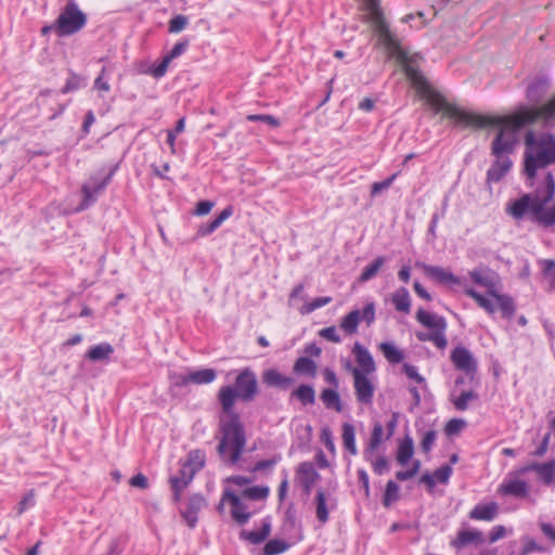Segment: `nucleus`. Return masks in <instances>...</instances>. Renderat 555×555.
I'll return each mask as SVG.
<instances>
[{
  "label": "nucleus",
  "instance_id": "f257e3e1",
  "mask_svg": "<svg viewBox=\"0 0 555 555\" xmlns=\"http://www.w3.org/2000/svg\"><path fill=\"white\" fill-rule=\"evenodd\" d=\"M403 70L415 88L417 94L435 109L436 113L444 112L448 117L453 118L459 125L476 129L498 127L499 131L492 142V154L494 156L508 155L513 152L516 142V131L527 124L542 119L538 108L522 107L511 116H488L470 113L461 109L436 91L420 72L417 60L406 63Z\"/></svg>",
  "mask_w": 555,
  "mask_h": 555
},
{
  "label": "nucleus",
  "instance_id": "f03ea898",
  "mask_svg": "<svg viewBox=\"0 0 555 555\" xmlns=\"http://www.w3.org/2000/svg\"><path fill=\"white\" fill-rule=\"evenodd\" d=\"M508 212L515 219H522L527 214L543 227L555 224V179L548 172L544 182L532 193L525 194L508 206Z\"/></svg>",
  "mask_w": 555,
  "mask_h": 555
},
{
  "label": "nucleus",
  "instance_id": "7ed1b4c3",
  "mask_svg": "<svg viewBox=\"0 0 555 555\" xmlns=\"http://www.w3.org/2000/svg\"><path fill=\"white\" fill-rule=\"evenodd\" d=\"M218 400L228 420L221 421V439L217 449L222 457L229 455V462L236 464L244 451L246 437L240 416L234 412L235 391L232 386H222Z\"/></svg>",
  "mask_w": 555,
  "mask_h": 555
},
{
  "label": "nucleus",
  "instance_id": "20e7f679",
  "mask_svg": "<svg viewBox=\"0 0 555 555\" xmlns=\"http://www.w3.org/2000/svg\"><path fill=\"white\" fill-rule=\"evenodd\" d=\"M525 145L524 171L532 181L539 169L555 165V138L550 133L535 134L528 131Z\"/></svg>",
  "mask_w": 555,
  "mask_h": 555
},
{
  "label": "nucleus",
  "instance_id": "39448f33",
  "mask_svg": "<svg viewBox=\"0 0 555 555\" xmlns=\"http://www.w3.org/2000/svg\"><path fill=\"white\" fill-rule=\"evenodd\" d=\"M363 9L366 11L367 20L373 24L380 43L385 46L391 57L397 59L402 67L415 59L401 48L399 39L391 33L384 18L379 0H363Z\"/></svg>",
  "mask_w": 555,
  "mask_h": 555
},
{
  "label": "nucleus",
  "instance_id": "423d86ee",
  "mask_svg": "<svg viewBox=\"0 0 555 555\" xmlns=\"http://www.w3.org/2000/svg\"><path fill=\"white\" fill-rule=\"evenodd\" d=\"M87 23V15L79 9L75 0H68L55 20V34L59 37L74 35Z\"/></svg>",
  "mask_w": 555,
  "mask_h": 555
},
{
  "label": "nucleus",
  "instance_id": "0eeeda50",
  "mask_svg": "<svg viewBox=\"0 0 555 555\" xmlns=\"http://www.w3.org/2000/svg\"><path fill=\"white\" fill-rule=\"evenodd\" d=\"M235 399L240 398L244 402H250L258 393V380L254 371L249 367L244 369L235 378Z\"/></svg>",
  "mask_w": 555,
  "mask_h": 555
},
{
  "label": "nucleus",
  "instance_id": "6e6552de",
  "mask_svg": "<svg viewBox=\"0 0 555 555\" xmlns=\"http://www.w3.org/2000/svg\"><path fill=\"white\" fill-rule=\"evenodd\" d=\"M347 369L350 370L353 377V388L357 401L364 405H370L373 402L375 386L358 367H352L350 363L347 364Z\"/></svg>",
  "mask_w": 555,
  "mask_h": 555
},
{
  "label": "nucleus",
  "instance_id": "1a4fd4ad",
  "mask_svg": "<svg viewBox=\"0 0 555 555\" xmlns=\"http://www.w3.org/2000/svg\"><path fill=\"white\" fill-rule=\"evenodd\" d=\"M113 175L114 170H111L104 178L92 177L87 183L82 185L81 193L83 198L79 206V210L88 208L95 202L96 196L105 189Z\"/></svg>",
  "mask_w": 555,
  "mask_h": 555
},
{
  "label": "nucleus",
  "instance_id": "9d476101",
  "mask_svg": "<svg viewBox=\"0 0 555 555\" xmlns=\"http://www.w3.org/2000/svg\"><path fill=\"white\" fill-rule=\"evenodd\" d=\"M450 359L456 370L467 375L474 374L477 371V361L472 352L463 346L455 347L451 352Z\"/></svg>",
  "mask_w": 555,
  "mask_h": 555
},
{
  "label": "nucleus",
  "instance_id": "9b49d317",
  "mask_svg": "<svg viewBox=\"0 0 555 555\" xmlns=\"http://www.w3.org/2000/svg\"><path fill=\"white\" fill-rule=\"evenodd\" d=\"M472 281L487 289L489 295L498 291V274L488 267H477L468 272Z\"/></svg>",
  "mask_w": 555,
  "mask_h": 555
},
{
  "label": "nucleus",
  "instance_id": "f8f14e48",
  "mask_svg": "<svg viewBox=\"0 0 555 555\" xmlns=\"http://www.w3.org/2000/svg\"><path fill=\"white\" fill-rule=\"evenodd\" d=\"M421 268L423 269L425 275L437 283L444 285H464V282L461 278L454 275L448 269L438 266H430L426 263H422Z\"/></svg>",
  "mask_w": 555,
  "mask_h": 555
},
{
  "label": "nucleus",
  "instance_id": "ddd939ff",
  "mask_svg": "<svg viewBox=\"0 0 555 555\" xmlns=\"http://www.w3.org/2000/svg\"><path fill=\"white\" fill-rule=\"evenodd\" d=\"M314 503L318 521L321 525L326 524L330 518V511L336 507L335 498L330 492L319 489L315 494Z\"/></svg>",
  "mask_w": 555,
  "mask_h": 555
},
{
  "label": "nucleus",
  "instance_id": "4468645a",
  "mask_svg": "<svg viewBox=\"0 0 555 555\" xmlns=\"http://www.w3.org/2000/svg\"><path fill=\"white\" fill-rule=\"evenodd\" d=\"M498 492L503 495L524 499L529 495V486L525 480L518 479L513 476V474H509L500 485Z\"/></svg>",
  "mask_w": 555,
  "mask_h": 555
},
{
  "label": "nucleus",
  "instance_id": "2eb2a0df",
  "mask_svg": "<svg viewBox=\"0 0 555 555\" xmlns=\"http://www.w3.org/2000/svg\"><path fill=\"white\" fill-rule=\"evenodd\" d=\"M225 501L232 506L231 515L233 519L240 525L246 524L250 517V513L247 512V507L243 504L240 496L230 490H225L222 495V502Z\"/></svg>",
  "mask_w": 555,
  "mask_h": 555
},
{
  "label": "nucleus",
  "instance_id": "dca6fc26",
  "mask_svg": "<svg viewBox=\"0 0 555 555\" xmlns=\"http://www.w3.org/2000/svg\"><path fill=\"white\" fill-rule=\"evenodd\" d=\"M297 476L306 494H310L312 487L320 479V474L311 462L300 463L297 468Z\"/></svg>",
  "mask_w": 555,
  "mask_h": 555
},
{
  "label": "nucleus",
  "instance_id": "f3484780",
  "mask_svg": "<svg viewBox=\"0 0 555 555\" xmlns=\"http://www.w3.org/2000/svg\"><path fill=\"white\" fill-rule=\"evenodd\" d=\"M261 377L262 383L268 387L279 388L281 390H287L294 384L293 377L286 376L275 369L266 370Z\"/></svg>",
  "mask_w": 555,
  "mask_h": 555
},
{
  "label": "nucleus",
  "instance_id": "a211bd4d",
  "mask_svg": "<svg viewBox=\"0 0 555 555\" xmlns=\"http://www.w3.org/2000/svg\"><path fill=\"white\" fill-rule=\"evenodd\" d=\"M530 470L535 472L541 480L546 485L555 482V461H550L543 464L532 463L522 467L517 474H524Z\"/></svg>",
  "mask_w": 555,
  "mask_h": 555
},
{
  "label": "nucleus",
  "instance_id": "6ab92c4d",
  "mask_svg": "<svg viewBox=\"0 0 555 555\" xmlns=\"http://www.w3.org/2000/svg\"><path fill=\"white\" fill-rule=\"evenodd\" d=\"M194 476L193 472H190L189 468L181 467L178 474L170 477L169 482L176 502L180 500L181 492L189 486Z\"/></svg>",
  "mask_w": 555,
  "mask_h": 555
},
{
  "label": "nucleus",
  "instance_id": "aec40b11",
  "mask_svg": "<svg viewBox=\"0 0 555 555\" xmlns=\"http://www.w3.org/2000/svg\"><path fill=\"white\" fill-rule=\"evenodd\" d=\"M352 353L354 354L356 361L359 364L358 369H360L361 372H364L365 375L372 374L376 371L372 354L361 344H354Z\"/></svg>",
  "mask_w": 555,
  "mask_h": 555
},
{
  "label": "nucleus",
  "instance_id": "412c9836",
  "mask_svg": "<svg viewBox=\"0 0 555 555\" xmlns=\"http://www.w3.org/2000/svg\"><path fill=\"white\" fill-rule=\"evenodd\" d=\"M496 160L487 171L488 182H499L511 169L512 160L508 155L495 156Z\"/></svg>",
  "mask_w": 555,
  "mask_h": 555
},
{
  "label": "nucleus",
  "instance_id": "4be33fe9",
  "mask_svg": "<svg viewBox=\"0 0 555 555\" xmlns=\"http://www.w3.org/2000/svg\"><path fill=\"white\" fill-rule=\"evenodd\" d=\"M205 505L206 501L201 494H194L189 499L186 508L182 513V516L190 528H194L196 526L197 514L205 507Z\"/></svg>",
  "mask_w": 555,
  "mask_h": 555
},
{
  "label": "nucleus",
  "instance_id": "5701e85b",
  "mask_svg": "<svg viewBox=\"0 0 555 555\" xmlns=\"http://www.w3.org/2000/svg\"><path fill=\"white\" fill-rule=\"evenodd\" d=\"M483 542V534L479 530H460L456 537L450 542V545L456 550H461L468 544H480Z\"/></svg>",
  "mask_w": 555,
  "mask_h": 555
},
{
  "label": "nucleus",
  "instance_id": "b1692460",
  "mask_svg": "<svg viewBox=\"0 0 555 555\" xmlns=\"http://www.w3.org/2000/svg\"><path fill=\"white\" fill-rule=\"evenodd\" d=\"M499 514V505L496 502L487 504H477L470 512L469 518L473 520L491 521Z\"/></svg>",
  "mask_w": 555,
  "mask_h": 555
},
{
  "label": "nucleus",
  "instance_id": "393cba45",
  "mask_svg": "<svg viewBox=\"0 0 555 555\" xmlns=\"http://www.w3.org/2000/svg\"><path fill=\"white\" fill-rule=\"evenodd\" d=\"M416 320L425 327L431 331L446 330L447 321L443 317L430 313L424 309H418L416 312Z\"/></svg>",
  "mask_w": 555,
  "mask_h": 555
},
{
  "label": "nucleus",
  "instance_id": "a878e982",
  "mask_svg": "<svg viewBox=\"0 0 555 555\" xmlns=\"http://www.w3.org/2000/svg\"><path fill=\"white\" fill-rule=\"evenodd\" d=\"M384 426L380 423H375L370 441L363 451L364 460H370L374 451L380 446L383 441Z\"/></svg>",
  "mask_w": 555,
  "mask_h": 555
},
{
  "label": "nucleus",
  "instance_id": "bb28decb",
  "mask_svg": "<svg viewBox=\"0 0 555 555\" xmlns=\"http://www.w3.org/2000/svg\"><path fill=\"white\" fill-rule=\"evenodd\" d=\"M391 302L397 311L409 314L411 311V297L405 287L398 288L391 296Z\"/></svg>",
  "mask_w": 555,
  "mask_h": 555
},
{
  "label": "nucleus",
  "instance_id": "cd10ccee",
  "mask_svg": "<svg viewBox=\"0 0 555 555\" xmlns=\"http://www.w3.org/2000/svg\"><path fill=\"white\" fill-rule=\"evenodd\" d=\"M233 214V208L231 206L225 207L212 221L208 222L206 225H202L198 229V234L202 236H206L215 232L231 215Z\"/></svg>",
  "mask_w": 555,
  "mask_h": 555
},
{
  "label": "nucleus",
  "instance_id": "c85d7f7f",
  "mask_svg": "<svg viewBox=\"0 0 555 555\" xmlns=\"http://www.w3.org/2000/svg\"><path fill=\"white\" fill-rule=\"evenodd\" d=\"M320 399L322 400L325 408L333 409L338 413L343 411V403L340 400V396L336 389H332V388L323 389L320 395Z\"/></svg>",
  "mask_w": 555,
  "mask_h": 555
},
{
  "label": "nucleus",
  "instance_id": "c756f323",
  "mask_svg": "<svg viewBox=\"0 0 555 555\" xmlns=\"http://www.w3.org/2000/svg\"><path fill=\"white\" fill-rule=\"evenodd\" d=\"M292 397L299 400L302 405H312L315 403V391L311 385H300L292 392Z\"/></svg>",
  "mask_w": 555,
  "mask_h": 555
},
{
  "label": "nucleus",
  "instance_id": "7c9ffc66",
  "mask_svg": "<svg viewBox=\"0 0 555 555\" xmlns=\"http://www.w3.org/2000/svg\"><path fill=\"white\" fill-rule=\"evenodd\" d=\"M114 352V348L108 343H102L91 347L87 353L88 359L91 361H103L111 357Z\"/></svg>",
  "mask_w": 555,
  "mask_h": 555
},
{
  "label": "nucleus",
  "instance_id": "2f4dec72",
  "mask_svg": "<svg viewBox=\"0 0 555 555\" xmlns=\"http://www.w3.org/2000/svg\"><path fill=\"white\" fill-rule=\"evenodd\" d=\"M414 453L413 439L410 436H405L402 442L399 444L397 452V462L400 465H406Z\"/></svg>",
  "mask_w": 555,
  "mask_h": 555
},
{
  "label": "nucleus",
  "instance_id": "473e14b6",
  "mask_svg": "<svg viewBox=\"0 0 555 555\" xmlns=\"http://www.w3.org/2000/svg\"><path fill=\"white\" fill-rule=\"evenodd\" d=\"M491 296L495 298L504 318L509 319L514 315L516 308L512 297L499 294L498 291H495Z\"/></svg>",
  "mask_w": 555,
  "mask_h": 555
},
{
  "label": "nucleus",
  "instance_id": "72a5a7b5",
  "mask_svg": "<svg viewBox=\"0 0 555 555\" xmlns=\"http://www.w3.org/2000/svg\"><path fill=\"white\" fill-rule=\"evenodd\" d=\"M216 371L212 369H202L197 371H192L189 373V380L192 384L202 385V384H210L216 379Z\"/></svg>",
  "mask_w": 555,
  "mask_h": 555
},
{
  "label": "nucleus",
  "instance_id": "f704fd0d",
  "mask_svg": "<svg viewBox=\"0 0 555 555\" xmlns=\"http://www.w3.org/2000/svg\"><path fill=\"white\" fill-rule=\"evenodd\" d=\"M205 465V454L199 450H193L189 453L188 460L182 465L184 468H189L195 475Z\"/></svg>",
  "mask_w": 555,
  "mask_h": 555
},
{
  "label": "nucleus",
  "instance_id": "c9c22d12",
  "mask_svg": "<svg viewBox=\"0 0 555 555\" xmlns=\"http://www.w3.org/2000/svg\"><path fill=\"white\" fill-rule=\"evenodd\" d=\"M271 526L269 522H264L259 530L242 531L241 537L248 540L253 544H259L263 542L270 534Z\"/></svg>",
  "mask_w": 555,
  "mask_h": 555
},
{
  "label": "nucleus",
  "instance_id": "e433bc0d",
  "mask_svg": "<svg viewBox=\"0 0 555 555\" xmlns=\"http://www.w3.org/2000/svg\"><path fill=\"white\" fill-rule=\"evenodd\" d=\"M294 372L297 374H305L310 377H314L317 374V364L310 358L300 357L294 364Z\"/></svg>",
  "mask_w": 555,
  "mask_h": 555
},
{
  "label": "nucleus",
  "instance_id": "4c0bfd02",
  "mask_svg": "<svg viewBox=\"0 0 555 555\" xmlns=\"http://www.w3.org/2000/svg\"><path fill=\"white\" fill-rule=\"evenodd\" d=\"M361 321V312L360 310H352L347 315H345L340 322V327L348 334H353L357 332L359 323Z\"/></svg>",
  "mask_w": 555,
  "mask_h": 555
},
{
  "label": "nucleus",
  "instance_id": "58836bf2",
  "mask_svg": "<svg viewBox=\"0 0 555 555\" xmlns=\"http://www.w3.org/2000/svg\"><path fill=\"white\" fill-rule=\"evenodd\" d=\"M343 443L344 447L350 452V454L356 455L358 450L356 446V434L353 425L349 423H345L343 425Z\"/></svg>",
  "mask_w": 555,
  "mask_h": 555
},
{
  "label": "nucleus",
  "instance_id": "ea45409f",
  "mask_svg": "<svg viewBox=\"0 0 555 555\" xmlns=\"http://www.w3.org/2000/svg\"><path fill=\"white\" fill-rule=\"evenodd\" d=\"M464 293L473 298L480 308L485 309L488 313H494L495 306L494 304L483 295L477 293L474 288L465 286Z\"/></svg>",
  "mask_w": 555,
  "mask_h": 555
},
{
  "label": "nucleus",
  "instance_id": "a19ab883",
  "mask_svg": "<svg viewBox=\"0 0 555 555\" xmlns=\"http://www.w3.org/2000/svg\"><path fill=\"white\" fill-rule=\"evenodd\" d=\"M379 349L390 363L397 364L404 359L403 352L391 343H382Z\"/></svg>",
  "mask_w": 555,
  "mask_h": 555
},
{
  "label": "nucleus",
  "instance_id": "79ce46f5",
  "mask_svg": "<svg viewBox=\"0 0 555 555\" xmlns=\"http://www.w3.org/2000/svg\"><path fill=\"white\" fill-rule=\"evenodd\" d=\"M384 263H385V258L382 256L377 257L372 263H370L369 266H366L363 269L358 281L360 283H364V282L372 280L378 273V271L384 266Z\"/></svg>",
  "mask_w": 555,
  "mask_h": 555
},
{
  "label": "nucleus",
  "instance_id": "37998d69",
  "mask_svg": "<svg viewBox=\"0 0 555 555\" xmlns=\"http://www.w3.org/2000/svg\"><path fill=\"white\" fill-rule=\"evenodd\" d=\"M399 485L393 480H389L386 483L385 492L383 495V505L385 507H389L392 505V503L397 502L399 500Z\"/></svg>",
  "mask_w": 555,
  "mask_h": 555
},
{
  "label": "nucleus",
  "instance_id": "c03bdc74",
  "mask_svg": "<svg viewBox=\"0 0 555 555\" xmlns=\"http://www.w3.org/2000/svg\"><path fill=\"white\" fill-rule=\"evenodd\" d=\"M330 302H332V297L330 296L317 297L312 301L302 305L298 310L300 314L306 315L310 314L311 312L319 308L328 305Z\"/></svg>",
  "mask_w": 555,
  "mask_h": 555
},
{
  "label": "nucleus",
  "instance_id": "a18cd8bd",
  "mask_svg": "<svg viewBox=\"0 0 555 555\" xmlns=\"http://www.w3.org/2000/svg\"><path fill=\"white\" fill-rule=\"evenodd\" d=\"M288 548V544L283 540L273 539L267 542L263 547V555H278L285 552Z\"/></svg>",
  "mask_w": 555,
  "mask_h": 555
},
{
  "label": "nucleus",
  "instance_id": "49530a36",
  "mask_svg": "<svg viewBox=\"0 0 555 555\" xmlns=\"http://www.w3.org/2000/svg\"><path fill=\"white\" fill-rule=\"evenodd\" d=\"M477 399V393L473 390L463 391L459 397L452 400L454 406L459 411H465L470 401Z\"/></svg>",
  "mask_w": 555,
  "mask_h": 555
},
{
  "label": "nucleus",
  "instance_id": "de8ad7c7",
  "mask_svg": "<svg viewBox=\"0 0 555 555\" xmlns=\"http://www.w3.org/2000/svg\"><path fill=\"white\" fill-rule=\"evenodd\" d=\"M269 495L268 487L255 486L247 488L243 491V496L248 498L250 500H262Z\"/></svg>",
  "mask_w": 555,
  "mask_h": 555
},
{
  "label": "nucleus",
  "instance_id": "09e8293b",
  "mask_svg": "<svg viewBox=\"0 0 555 555\" xmlns=\"http://www.w3.org/2000/svg\"><path fill=\"white\" fill-rule=\"evenodd\" d=\"M538 109L540 111L544 122L548 124L550 121L555 120V96L544 105L538 107Z\"/></svg>",
  "mask_w": 555,
  "mask_h": 555
},
{
  "label": "nucleus",
  "instance_id": "8fccbe9b",
  "mask_svg": "<svg viewBox=\"0 0 555 555\" xmlns=\"http://www.w3.org/2000/svg\"><path fill=\"white\" fill-rule=\"evenodd\" d=\"M371 463L372 468L376 475H383L389 470V463L385 456H378L374 459V455L371 456L370 460H366Z\"/></svg>",
  "mask_w": 555,
  "mask_h": 555
},
{
  "label": "nucleus",
  "instance_id": "3c124183",
  "mask_svg": "<svg viewBox=\"0 0 555 555\" xmlns=\"http://www.w3.org/2000/svg\"><path fill=\"white\" fill-rule=\"evenodd\" d=\"M189 23V20L184 15H176L169 21L168 30L169 33L177 34L182 31Z\"/></svg>",
  "mask_w": 555,
  "mask_h": 555
},
{
  "label": "nucleus",
  "instance_id": "603ef678",
  "mask_svg": "<svg viewBox=\"0 0 555 555\" xmlns=\"http://www.w3.org/2000/svg\"><path fill=\"white\" fill-rule=\"evenodd\" d=\"M83 79L76 75L75 73H70L68 79L66 80L65 86L62 89V93H68L75 90H78L82 87Z\"/></svg>",
  "mask_w": 555,
  "mask_h": 555
},
{
  "label": "nucleus",
  "instance_id": "864d4df0",
  "mask_svg": "<svg viewBox=\"0 0 555 555\" xmlns=\"http://www.w3.org/2000/svg\"><path fill=\"white\" fill-rule=\"evenodd\" d=\"M397 177H398V173H393L392 176H390L389 178H387L384 181L374 182L371 185V196L374 197L377 194H379L380 192L389 189L391 186V184L393 183V181L396 180Z\"/></svg>",
  "mask_w": 555,
  "mask_h": 555
},
{
  "label": "nucleus",
  "instance_id": "5fc2aeb1",
  "mask_svg": "<svg viewBox=\"0 0 555 555\" xmlns=\"http://www.w3.org/2000/svg\"><path fill=\"white\" fill-rule=\"evenodd\" d=\"M437 439V433L434 429L426 431L421 441V449L423 452L428 453L431 451Z\"/></svg>",
  "mask_w": 555,
  "mask_h": 555
},
{
  "label": "nucleus",
  "instance_id": "6e6d98bb",
  "mask_svg": "<svg viewBox=\"0 0 555 555\" xmlns=\"http://www.w3.org/2000/svg\"><path fill=\"white\" fill-rule=\"evenodd\" d=\"M246 119L249 121H262L274 128L280 126V120L278 118L267 114H251L248 115Z\"/></svg>",
  "mask_w": 555,
  "mask_h": 555
},
{
  "label": "nucleus",
  "instance_id": "4d7b16f0",
  "mask_svg": "<svg viewBox=\"0 0 555 555\" xmlns=\"http://www.w3.org/2000/svg\"><path fill=\"white\" fill-rule=\"evenodd\" d=\"M545 550L541 545H539L533 539L525 538L520 555H528L533 552L542 553Z\"/></svg>",
  "mask_w": 555,
  "mask_h": 555
},
{
  "label": "nucleus",
  "instance_id": "13d9d810",
  "mask_svg": "<svg viewBox=\"0 0 555 555\" xmlns=\"http://www.w3.org/2000/svg\"><path fill=\"white\" fill-rule=\"evenodd\" d=\"M439 349H444L448 345L446 330L431 331L430 340Z\"/></svg>",
  "mask_w": 555,
  "mask_h": 555
},
{
  "label": "nucleus",
  "instance_id": "bf43d9fd",
  "mask_svg": "<svg viewBox=\"0 0 555 555\" xmlns=\"http://www.w3.org/2000/svg\"><path fill=\"white\" fill-rule=\"evenodd\" d=\"M169 379L171 385L178 388L185 387L186 385L191 384V380H189V374L169 372Z\"/></svg>",
  "mask_w": 555,
  "mask_h": 555
},
{
  "label": "nucleus",
  "instance_id": "052dcab7",
  "mask_svg": "<svg viewBox=\"0 0 555 555\" xmlns=\"http://www.w3.org/2000/svg\"><path fill=\"white\" fill-rule=\"evenodd\" d=\"M319 335L328 340V341H332V343H335V344H338L341 341V338L340 336L338 335L337 333V330L335 326H328V327H324L322 328L320 332H319Z\"/></svg>",
  "mask_w": 555,
  "mask_h": 555
},
{
  "label": "nucleus",
  "instance_id": "680f3d73",
  "mask_svg": "<svg viewBox=\"0 0 555 555\" xmlns=\"http://www.w3.org/2000/svg\"><path fill=\"white\" fill-rule=\"evenodd\" d=\"M106 67H103L100 75L94 80V89L99 92H108L111 90V86L105 79Z\"/></svg>",
  "mask_w": 555,
  "mask_h": 555
},
{
  "label": "nucleus",
  "instance_id": "e2e57ef3",
  "mask_svg": "<svg viewBox=\"0 0 555 555\" xmlns=\"http://www.w3.org/2000/svg\"><path fill=\"white\" fill-rule=\"evenodd\" d=\"M35 490H29L18 503L17 514H23L27 507L33 506L35 503Z\"/></svg>",
  "mask_w": 555,
  "mask_h": 555
},
{
  "label": "nucleus",
  "instance_id": "0e129e2a",
  "mask_svg": "<svg viewBox=\"0 0 555 555\" xmlns=\"http://www.w3.org/2000/svg\"><path fill=\"white\" fill-rule=\"evenodd\" d=\"M170 63L171 61H169L168 57L165 56L158 65L153 66L151 68L150 73L154 78H162L167 73Z\"/></svg>",
  "mask_w": 555,
  "mask_h": 555
},
{
  "label": "nucleus",
  "instance_id": "69168bd1",
  "mask_svg": "<svg viewBox=\"0 0 555 555\" xmlns=\"http://www.w3.org/2000/svg\"><path fill=\"white\" fill-rule=\"evenodd\" d=\"M452 474V468L449 465H444L434 472V478L437 479L440 483H447Z\"/></svg>",
  "mask_w": 555,
  "mask_h": 555
},
{
  "label": "nucleus",
  "instance_id": "338daca9",
  "mask_svg": "<svg viewBox=\"0 0 555 555\" xmlns=\"http://www.w3.org/2000/svg\"><path fill=\"white\" fill-rule=\"evenodd\" d=\"M403 372L405 373V375L415 380L416 383L421 384V383H424L425 382V378L418 374V371H417V367L412 365V364H409V363H404L403 364Z\"/></svg>",
  "mask_w": 555,
  "mask_h": 555
},
{
  "label": "nucleus",
  "instance_id": "774afa93",
  "mask_svg": "<svg viewBox=\"0 0 555 555\" xmlns=\"http://www.w3.org/2000/svg\"><path fill=\"white\" fill-rule=\"evenodd\" d=\"M465 422L462 420H450L444 427L446 434L449 436L455 435L463 428Z\"/></svg>",
  "mask_w": 555,
  "mask_h": 555
}]
</instances>
